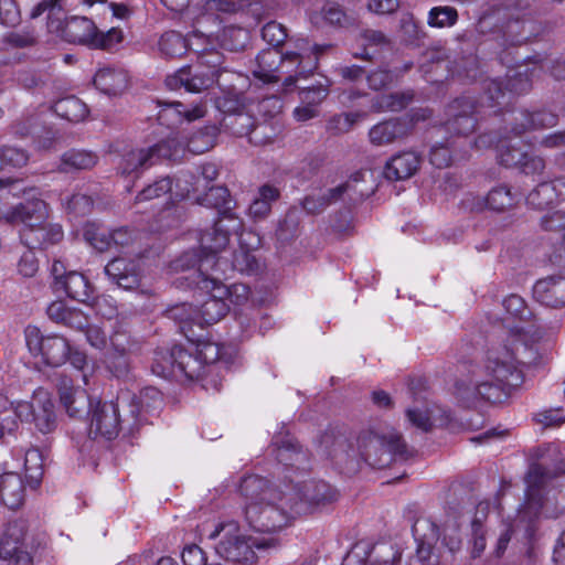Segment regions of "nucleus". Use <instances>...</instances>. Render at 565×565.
Listing matches in <instances>:
<instances>
[{"mask_svg":"<svg viewBox=\"0 0 565 565\" xmlns=\"http://www.w3.org/2000/svg\"><path fill=\"white\" fill-rule=\"evenodd\" d=\"M555 202H557V199L551 181L539 183L526 196V203L536 209H544Z\"/></svg>","mask_w":565,"mask_h":565,"instance_id":"obj_51","label":"nucleus"},{"mask_svg":"<svg viewBox=\"0 0 565 565\" xmlns=\"http://www.w3.org/2000/svg\"><path fill=\"white\" fill-rule=\"evenodd\" d=\"M413 99L411 93H393L382 95L374 99L372 108L375 111H399L404 109Z\"/></svg>","mask_w":565,"mask_h":565,"instance_id":"obj_48","label":"nucleus"},{"mask_svg":"<svg viewBox=\"0 0 565 565\" xmlns=\"http://www.w3.org/2000/svg\"><path fill=\"white\" fill-rule=\"evenodd\" d=\"M349 188L350 185L348 183H343L333 189L308 194L302 200L301 205L308 213L319 214L332 203L338 202L349 190Z\"/></svg>","mask_w":565,"mask_h":565,"instance_id":"obj_39","label":"nucleus"},{"mask_svg":"<svg viewBox=\"0 0 565 565\" xmlns=\"http://www.w3.org/2000/svg\"><path fill=\"white\" fill-rule=\"evenodd\" d=\"M457 147V141L448 138L446 142L435 143L431 147L429 161L436 168L443 169L448 167L452 161V152Z\"/></svg>","mask_w":565,"mask_h":565,"instance_id":"obj_53","label":"nucleus"},{"mask_svg":"<svg viewBox=\"0 0 565 565\" xmlns=\"http://www.w3.org/2000/svg\"><path fill=\"white\" fill-rule=\"evenodd\" d=\"M503 307L508 315L512 318H515L520 321V324L511 327L508 331H511L515 328H525L531 329V332L527 335V341L531 342V335L534 333V343H539V341L545 334L543 324L536 319L532 311L527 308L525 301L519 295H510L503 300Z\"/></svg>","mask_w":565,"mask_h":565,"instance_id":"obj_23","label":"nucleus"},{"mask_svg":"<svg viewBox=\"0 0 565 565\" xmlns=\"http://www.w3.org/2000/svg\"><path fill=\"white\" fill-rule=\"evenodd\" d=\"M422 158L414 151H403L393 156L384 167V177L387 180L398 181L411 178L416 173Z\"/></svg>","mask_w":565,"mask_h":565,"instance_id":"obj_33","label":"nucleus"},{"mask_svg":"<svg viewBox=\"0 0 565 565\" xmlns=\"http://www.w3.org/2000/svg\"><path fill=\"white\" fill-rule=\"evenodd\" d=\"M209 540L220 539L215 546L216 554L226 562L234 564H254L257 559L254 548L267 550L275 547V539H253L241 533L236 522L218 523L207 534Z\"/></svg>","mask_w":565,"mask_h":565,"instance_id":"obj_9","label":"nucleus"},{"mask_svg":"<svg viewBox=\"0 0 565 565\" xmlns=\"http://www.w3.org/2000/svg\"><path fill=\"white\" fill-rule=\"evenodd\" d=\"M199 136H194L189 141L177 140L175 137H169L146 149H136L127 152L118 167L122 175L139 173L157 163L160 159L177 160L181 157L185 149L192 153H202L210 149L209 140L203 145H198Z\"/></svg>","mask_w":565,"mask_h":565,"instance_id":"obj_8","label":"nucleus"},{"mask_svg":"<svg viewBox=\"0 0 565 565\" xmlns=\"http://www.w3.org/2000/svg\"><path fill=\"white\" fill-rule=\"evenodd\" d=\"M533 297L551 308L565 307V276H550L533 286Z\"/></svg>","mask_w":565,"mask_h":565,"instance_id":"obj_29","label":"nucleus"},{"mask_svg":"<svg viewBox=\"0 0 565 565\" xmlns=\"http://www.w3.org/2000/svg\"><path fill=\"white\" fill-rule=\"evenodd\" d=\"M412 532L417 541L428 545L437 542L440 537L439 526L428 518L417 519L412 526Z\"/></svg>","mask_w":565,"mask_h":565,"instance_id":"obj_50","label":"nucleus"},{"mask_svg":"<svg viewBox=\"0 0 565 565\" xmlns=\"http://www.w3.org/2000/svg\"><path fill=\"white\" fill-rule=\"evenodd\" d=\"M406 417H407L408 423L413 427H415L424 433H427L433 428L431 417H430L428 409H426V408H420V407L407 408Z\"/></svg>","mask_w":565,"mask_h":565,"instance_id":"obj_62","label":"nucleus"},{"mask_svg":"<svg viewBox=\"0 0 565 565\" xmlns=\"http://www.w3.org/2000/svg\"><path fill=\"white\" fill-rule=\"evenodd\" d=\"M475 111L476 102L469 96L457 98L448 106L447 113L450 118L445 122V130L450 134L449 138L467 142L469 134L476 128Z\"/></svg>","mask_w":565,"mask_h":565,"instance_id":"obj_18","label":"nucleus"},{"mask_svg":"<svg viewBox=\"0 0 565 565\" xmlns=\"http://www.w3.org/2000/svg\"><path fill=\"white\" fill-rule=\"evenodd\" d=\"M260 310L254 305H248L235 311V322L238 331L232 334L233 340L243 341L248 339L254 329L256 319L259 318Z\"/></svg>","mask_w":565,"mask_h":565,"instance_id":"obj_42","label":"nucleus"},{"mask_svg":"<svg viewBox=\"0 0 565 565\" xmlns=\"http://www.w3.org/2000/svg\"><path fill=\"white\" fill-rule=\"evenodd\" d=\"M386 38L381 31L365 30L360 34L358 39V43L363 50L361 53H354V56L370 60L372 54L369 52V49L382 46L386 44Z\"/></svg>","mask_w":565,"mask_h":565,"instance_id":"obj_54","label":"nucleus"},{"mask_svg":"<svg viewBox=\"0 0 565 565\" xmlns=\"http://www.w3.org/2000/svg\"><path fill=\"white\" fill-rule=\"evenodd\" d=\"M527 152L523 151L520 147L512 145L511 141H502L499 146V162L505 167L520 168Z\"/></svg>","mask_w":565,"mask_h":565,"instance_id":"obj_55","label":"nucleus"},{"mask_svg":"<svg viewBox=\"0 0 565 565\" xmlns=\"http://www.w3.org/2000/svg\"><path fill=\"white\" fill-rule=\"evenodd\" d=\"M329 95V84H318L311 87L303 88L299 92V97L302 104H307L316 109Z\"/></svg>","mask_w":565,"mask_h":565,"instance_id":"obj_59","label":"nucleus"},{"mask_svg":"<svg viewBox=\"0 0 565 565\" xmlns=\"http://www.w3.org/2000/svg\"><path fill=\"white\" fill-rule=\"evenodd\" d=\"M401 30L409 43L419 42L422 39L426 36L425 31L415 20L413 13L404 12L401 15L399 20Z\"/></svg>","mask_w":565,"mask_h":565,"instance_id":"obj_58","label":"nucleus"},{"mask_svg":"<svg viewBox=\"0 0 565 565\" xmlns=\"http://www.w3.org/2000/svg\"><path fill=\"white\" fill-rule=\"evenodd\" d=\"M238 236L239 248L233 254L232 263L222 259L218 250L203 249L205 255L200 259V271H212L214 276L226 278L228 271H239L242 274H254L259 269V264L253 252L260 246V237L253 231H245L243 227L235 233Z\"/></svg>","mask_w":565,"mask_h":565,"instance_id":"obj_10","label":"nucleus"},{"mask_svg":"<svg viewBox=\"0 0 565 565\" xmlns=\"http://www.w3.org/2000/svg\"><path fill=\"white\" fill-rule=\"evenodd\" d=\"M1 153V164H8L13 168H22L24 167L30 159V156L26 150L22 148H18L14 146H3L0 149Z\"/></svg>","mask_w":565,"mask_h":565,"instance_id":"obj_60","label":"nucleus"},{"mask_svg":"<svg viewBox=\"0 0 565 565\" xmlns=\"http://www.w3.org/2000/svg\"><path fill=\"white\" fill-rule=\"evenodd\" d=\"M191 51L196 54V66L206 73H214V78L217 79L224 70L222 68L224 56L216 49L215 42L210 36L194 31Z\"/></svg>","mask_w":565,"mask_h":565,"instance_id":"obj_22","label":"nucleus"},{"mask_svg":"<svg viewBox=\"0 0 565 565\" xmlns=\"http://www.w3.org/2000/svg\"><path fill=\"white\" fill-rule=\"evenodd\" d=\"M531 88V79L526 72L509 71L505 81L489 79L486 86V98L489 107L501 105L507 93L520 95Z\"/></svg>","mask_w":565,"mask_h":565,"instance_id":"obj_20","label":"nucleus"},{"mask_svg":"<svg viewBox=\"0 0 565 565\" xmlns=\"http://www.w3.org/2000/svg\"><path fill=\"white\" fill-rule=\"evenodd\" d=\"M246 135L250 143L263 146L273 142L276 132L270 125L264 122L254 126Z\"/></svg>","mask_w":565,"mask_h":565,"instance_id":"obj_64","label":"nucleus"},{"mask_svg":"<svg viewBox=\"0 0 565 565\" xmlns=\"http://www.w3.org/2000/svg\"><path fill=\"white\" fill-rule=\"evenodd\" d=\"M60 287L78 302L89 305L94 300V286L82 273L68 271Z\"/></svg>","mask_w":565,"mask_h":565,"instance_id":"obj_37","label":"nucleus"},{"mask_svg":"<svg viewBox=\"0 0 565 565\" xmlns=\"http://www.w3.org/2000/svg\"><path fill=\"white\" fill-rule=\"evenodd\" d=\"M24 338L30 353L41 356L46 365L57 367L67 361L70 343L65 338L57 334L44 337L35 326L25 328Z\"/></svg>","mask_w":565,"mask_h":565,"instance_id":"obj_12","label":"nucleus"},{"mask_svg":"<svg viewBox=\"0 0 565 565\" xmlns=\"http://www.w3.org/2000/svg\"><path fill=\"white\" fill-rule=\"evenodd\" d=\"M300 55L301 54L297 52L281 53L278 75L279 79L282 75H286L282 82L285 92L291 90L299 78L307 77L317 68L316 62L303 63L302 60H300Z\"/></svg>","mask_w":565,"mask_h":565,"instance_id":"obj_30","label":"nucleus"},{"mask_svg":"<svg viewBox=\"0 0 565 565\" xmlns=\"http://www.w3.org/2000/svg\"><path fill=\"white\" fill-rule=\"evenodd\" d=\"M135 404L138 406V419L141 422V413H152L159 411L162 407L163 398L162 394L156 387H145L140 391L139 396H135Z\"/></svg>","mask_w":565,"mask_h":565,"instance_id":"obj_46","label":"nucleus"},{"mask_svg":"<svg viewBox=\"0 0 565 565\" xmlns=\"http://www.w3.org/2000/svg\"><path fill=\"white\" fill-rule=\"evenodd\" d=\"M278 196L279 192L276 188L268 184L260 186L258 195L249 205V215L255 220L266 217L271 210V203L275 202Z\"/></svg>","mask_w":565,"mask_h":565,"instance_id":"obj_44","label":"nucleus"},{"mask_svg":"<svg viewBox=\"0 0 565 565\" xmlns=\"http://www.w3.org/2000/svg\"><path fill=\"white\" fill-rule=\"evenodd\" d=\"M0 501L11 510L22 505L24 501V484L20 475L6 472L0 476Z\"/></svg>","mask_w":565,"mask_h":565,"instance_id":"obj_36","label":"nucleus"},{"mask_svg":"<svg viewBox=\"0 0 565 565\" xmlns=\"http://www.w3.org/2000/svg\"><path fill=\"white\" fill-rule=\"evenodd\" d=\"M105 274L118 285V287L130 290L139 286L141 270L139 263L135 259L116 257L105 266Z\"/></svg>","mask_w":565,"mask_h":565,"instance_id":"obj_26","label":"nucleus"},{"mask_svg":"<svg viewBox=\"0 0 565 565\" xmlns=\"http://www.w3.org/2000/svg\"><path fill=\"white\" fill-rule=\"evenodd\" d=\"M54 113L68 121L78 122L87 117L88 109L81 99L70 96L55 103Z\"/></svg>","mask_w":565,"mask_h":565,"instance_id":"obj_43","label":"nucleus"},{"mask_svg":"<svg viewBox=\"0 0 565 565\" xmlns=\"http://www.w3.org/2000/svg\"><path fill=\"white\" fill-rule=\"evenodd\" d=\"M139 426L138 406L129 391L120 392L115 401H98L90 409L89 434L95 438L113 440L121 429L134 434Z\"/></svg>","mask_w":565,"mask_h":565,"instance_id":"obj_5","label":"nucleus"},{"mask_svg":"<svg viewBox=\"0 0 565 565\" xmlns=\"http://www.w3.org/2000/svg\"><path fill=\"white\" fill-rule=\"evenodd\" d=\"M409 450L402 435L391 428L381 431L364 430L356 437V459L377 469L388 467L394 460H405Z\"/></svg>","mask_w":565,"mask_h":565,"instance_id":"obj_7","label":"nucleus"},{"mask_svg":"<svg viewBox=\"0 0 565 565\" xmlns=\"http://www.w3.org/2000/svg\"><path fill=\"white\" fill-rule=\"evenodd\" d=\"M411 132V122L402 118L383 120L369 130V141L375 147H384L407 137Z\"/></svg>","mask_w":565,"mask_h":565,"instance_id":"obj_27","label":"nucleus"},{"mask_svg":"<svg viewBox=\"0 0 565 565\" xmlns=\"http://www.w3.org/2000/svg\"><path fill=\"white\" fill-rule=\"evenodd\" d=\"M0 558L9 565H32L24 521L15 520L7 524L0 540Z\"/></svg>","mask_w":565,"mask_h":565,"instance_id":"obj_17","label":"nucleus"},{"mask_svg":"<svg viewBox=\"0 0 565 565\" xmlns=\"http://www.w3.org/2000/svg\"><path fill=\"white\" fill-rule=\"evenodd\" d=\"M276 458L282 465L289 484L286 494L291 498V511L296 515L307 514L315 509L324 507L338 499V491L322 480H296L309 469L308 454L290 437L275 440Z\"/></svg>","mask_w":565,"mask_h":565,"instance_id":"obj_3","label":"nucleus"},{"mask_svg":"<svg viewBox=\"0 0 565 565\" xmlns=\"http://www.w3.org/2000/svg\"><path fill=\"white\" fill-rule=\"evenodd\" d=\"M515 125L512 128L514 135L520 136L530 130L547 129L557 125L558 116L552 111L540 110L530 113L520 110L512 114Z\"/></svg>","mask_w":565,"mask_h":565,"instance_id":"obj_32","label":"nucleus"},{"mask_svg":"<svg viewBox=\"0 0 565 565\" xmlns=\"http://www.w3.org/2000/svg\"><path fill=\"white\" fill-rule=\"evenodd\" d=\"M138 342L125 330H116L109 337V348L103 356L105 369L116 379H126L131 371V355L138 351Z\"/></svg>","mask_w":565,"mask_h":565,"instance_id":"obj_14","label":"nucleus"},{"mask_svg":"<svg viewBox=\"0 0 565 565\" xmlns=\"http://www.w3.org/2000/svg\"><path fill=\"white\" fill-rule=\"evenodd\" d=\"M523 194L513 191L507 184L493 186L486 198L469 194L463 200V205L470 211H481L484 206L495 212H504L515 207L522 200Z\"/></svg>","mask_w":565,"mask_h":565,"instance_id":"obj_19","label":"nucleus"},{"mask_svg":"<svg viewBox=\"0 0 565 565\" xmlns=\"http://www.w3.org/2000/svg\"><path fill=\"white\" fill-rule=\"evenodd\" d=\"M20 420L32 422L42 434L52 433L57 426V417L51 394L40 387L33 392L30 402L18 403Z\"/></svg>","mask_w":565,"mask_h":565,"instance_id":"obj_15","label":"nucleus"},{"mask_svg":"<svg viewBox=\"0 0 565 565\" xmlns=\"http://www.w3.org/2000/svg\"><path fill=\"white\" fill-rule=\"evenodd\" d=\"M97 89L108 96L121 94L128 86L127 72L121 68L104 67L94 77Z\"/></svg>","mask_w":565,"mask_h":565,"instance_id":"obj_35","label":"nucleus"},{"mask_svg":"<svg viewBox=\"0 0 565 565\" xmlns=\"http://www.w3.org/2000/svg\"><path fill=\"white\" fill-rule=\"evenodd\" d=\"M85 239L97 250L104 252L111 247L109 232L94 224L87 225L84 230Z\"/></svg>","mask_w":565,"mask_h":565,"instance_id":"obj_57","label":"nucleus"},{"mask_svg":"<svg viewBox=\"0 0 565 565\" xmlns=\"http://www.w3.org/2000/svg\"><path fill=\"white\" fill-rule=\"evenodd\" d=\"M245 499L244 516L248 526L257 532L271 533L284 529L296 513L291 498L259 476H247L239 484Z\"/></svg>","mask_w":565,"mask_h":565,"instance_id":"obj_4","label":"nucleus"},{"mask_svg":"<svg viewBox=\"0 0 565 565\" xmlns=\"http://www.w3.org/2000/svg\"><path fill=\"white\" fill-rule=\"evenodd\" d=\"M459 19L456 8L449 6L434 7L427 15V24L430 28L444 29L454 26Z\"/></svg>","mask_w":565,"mask_h":565,"instance_id":"obj_47","label":"nucleus"},{"mask_svg":"<svg viewBox=\"0 0 565 565\" xmlns=\"http://www.w3.org/2000/svg\"><path fill=\"white\" fill-rule=\"evenodd\" d=\"M172 190V181L170 178H162L160 180L154 181L152 184H149L142 191H140L136 199V203L150 201L153 199L161 198L170 193Z\"/></svg>","mask_w":565,"mask_h":565,"instance_id":"obj_56","label":"nucleus"},{"mask_svg":"<svg viewBox=\"0 0 565 565\" xmlns=\"http://www.w3.org/2000/svg\"><path fill=\"white\" fill-rule=\"evenodd\" d=\"M198 288L205 295L196 309L199 324H213L218 322L228 312L226 301L227 286L221 281L218 276L203 277L198 281Z\"/></svg>","mask_w":565,"mask_h":565,"instance_id":"obj_13","label":"nucleus"},{"mask_svg":"<svg viewBox=\"0 0 565 565\" xmlns=\"http://www.w3.org/2000/svg\"><path fill=\"white\" fill-rule=\"evenodd\" d=\"M262 36L267 43L277 49L284 44L288 34L282 24L277 23L276 21H270L263 26Z\"/></svg>","mask_w":565,"mask_h":565,"instance_id":"obj_61","label":"nucleus"},{"mask_svg":"<svg viewBox=\"0 0 565 565\" xmlns=\"http://www.w3.org/2000/svg\"><path fill=\"white\" fill-rule=\"evenodd\" d=\"M98 162V156L89 150L71 149L61 157L58 166L60 172H72L78 170H88Z\"/></svg>","mask_w":565,"mask_h":565,"instance_id":"obj_40","label":"nucleus"},{"mask_svg":"<svg viewBox=\"0 0 565 565\" xmlns=\"http://www.w3.org/2000/svg\"><path fill=\"white\" fill-rule=\"evenodd\" d=\"M167 316L169 319H172L181 324L191 321L199 323L196 309L194 310L192 305L185 302L169 308L167 310Z\"/></svg>","mask_w":565,"mask_h":565,"instance_id":"obj_63","label":"nucleus"},{"mask_svg":"<svg viewBox=\"0 0 565 565\" xmlns=\"http://www.w3.org/2000/svg\"><path fill=\"white\" fill-rule=\"evenodd\" d=\"M217 79L214 73H206L204 70L195 66H184L174 74L167 76L164 83L171 90L184 88L189 93H200L210 88Z\"/></svg>","mask_w":565,"mask_h":565,"instance_id":"obj_21","label":"nucleus"},{"mask_svg":"<svg viewBox=\"0 0 565 565\" xmlns=\"http://www.w3.org/2000/svg\"><path fill=\"white\" fill-rule=\"evenodd\" d=\"M365 111H350L333 116L328 122V129L333 134H345L350 131L355 124L366 118Z\"/></svg>","mask_w":565,"mask_h":565,"instance_id":"obj_52","label":"nucleus"},{"mask_svg":"<svg viewBox=\"0 0 565 565\" xmlns=\"http://www.w3.org/2000/svg\"><path fill=\"white\" fill-rule=\"evenodd\" d=\"M21 241L30 249L42 248L49 244L58 243L63 238V231L58 224H50L45 221L33 228H22Z\"/></svg>","mask_w":565,"mask_h":565,"instance_id":"obj_34","label":"nucleus"},{"mask_svg":"<svg viewBox=\"0 0 565 565\" xmlns=\"http://www.w3.org/2000/svg\"><path fill=\"white\" fill-rule=\"evenodd\" d=\"M44 467L43 454L38 448H30L24 455L25 477L32 488H36L42 479Z\"/></svg>","mask_w":565,"mask_h":565,"instance_id":"obj_45","label":"nucleus"},{"mask_svg":"<svg viewBox=\"0 0 565 565\" xmlns=\"http://www.w3.org/2000/svg\"><path fill=\"white\" fill-rule=\"evenodd\" d=\"M196 201L201 205L216 209L220 213V217L214 225L201 235L203 249L215 252L226 247L232 233H238L243 226V221L232 212L233 200L227 188L222 185L211 186Z\"/></svg>","mask_w":565,"mask_h":565,"instance_id":"obj_6","label":"nucleus"},{"mask_svg":"<svg viewBox=\"0 0 565 565\" xmlns=\"http://www.w3.org/2000/svg\"><path fill=\"white\" fill-rule=\"evenodd\" d=\"M489 510V502H480L477 505L475 519L471 522L473 537V556H479L486 548V534L482 526V519Z\"/></svg>","mask_w":565,"mask_h":565,"instance_id":"obj_49","label":"nucleus"},{"mask_svg":"<svg viewBox=\"0 0 565 565\" xmlns=\"http://www.w3.org/2000/svg\"><path fill=\"white\" fill-rule=\"evenodd\" d=\"M193 34L184 38L181 33L169 31L161 35L158 42V49L162 56L167 58L181 57L192 46Z\"/></svg>","mask_w":565,"mask_h":565,"instance_id":"obj_41","label":"nucleus"},{"mask_svg":"<svg viewBox=\"0 0 565 565\" xmlns=\"http://www.w3.org/2000/svg\"><path fill=\"white\" fill-rule=\"evenodd\" d=\"M205 113V107L202 104L189 107L180 102L162 103L157 120L159 125L174 129L184 121L191 122L203 118Z\"/></svg>","mask_w":565,"mask_h":565,"instance_id":"obj_24","label":"nucleus"},{"mask_svg":"<svg viewBox=\"0 0 565 565\" xmlns=\"http://www.w3.org/2000/svg\"><path fill=\"white\" fill-rule=\"evenodd\" d=\"M565 473V459H561L553 469L542 463H533L530 466L525 476L526 491L525 503L522 513L530 516H537L544 509L545 503L550 500L551 490L545 498L543 491L548 483L558 475Z\"/></svg>","mask_w":565,"mask_h":565,"instance_id":"obj_11","label":"nucleus"},{"mask_svg":"<svg viewBox=\"0 0 565 565\" xmlns=\"http://www.w3.org/2000/svg\"><path fill=\"white\" fill-rule=\"evenodd\" d=\"M531 329L515 328L507 331L501 341L492 343L482 360L470 362L456 381L455 395L470 407L480 401L499 402L508 391L523 382L521 365L533 364L540 358Z\"/></svg>","mask_w":565,"mask_h":565,"instance_id":"obj_1","label":"nucleus"},{"mask_svg":"<svg viewBox=\"0 0 565 565\" xmlns=\"http://www.w3.org/2000/svg\"><path fill=\"white\" fill-rule=\"evenodd\" d=\"M322 451L338 463H347L356 459V445L341 431L328 430L320 439Z\"/></svg>","mask_w":565,"mask_h":565,"instance_id":"obj_28","label":"nucleus"},{"mask_svg":"<svg viewBox=\"0 0 565 565\" xmlns=\"http://www.w3.org/2000/svg\"><path fill=\"white\" fill-rule=\"evenodd\" d=\"M47 216V205L43 200L33 199L20 203L8 213L6 220L9 222H20L23 228H33L43 223Z\"/></svg>","mask_w":565,"mask_h":565,"instance_id":"obj_31","label":"nucleus"},{"mask_svg":"<svg viewBox=\"0 0 565 565\" xmlns=\"http://www.w3.org/2000/svg\"><path fill=\"white\" fill-rule=\"evenodd\" d=\"M223 359V347L215 342L203 341L190 348L173 345L154 352L151 370L164 379L202 380L204 390L220 391L221 380L213 374L220 371Z\"/></svg>","mask_w":565,"mask_h":565,"instance_id":"obj_2","label":"nucleus"},{"mask_svg":"<svg viewBox=\"0 0 565 565\" xmlns=\"http://www.w3.org/2000/svg\"><path fill=\"white\" fill-rule=\"evenodd\" d=\"M60 401L70 417H82L88 407H93L86 391L75 388L73 381L61 375L56 384Z\"/></svg>","mask_w":565,"mask_h":565,"instance_id":"obj_25","label":"nucleus"},{"mask_svg":"<svg viewBox=\"0 0 565 565\" xmlns=\"http://www.w3.org/2000/svg\"><path fill=\"white\" fill-rule=\"evenodd\" d=\"M64 33L67 41L93 49H110L120 41L117 31L98 32L95 23L85 17H72L67 20Z\"/></svg>","mask_w":565,"mask_h":565,"instance_id":"obj_16","label":"nucleus"},{"mask_svg":"<svg viewBox=\"0 0 565 565\" xmlns=\"http://www.w3.org/2000/svg\"><path fill=\"white\" fill-rule=\"evenodd\" d=\"M279 63H281V52L278 49L264 50L256 56L253 74L264 83H276L279 81Z\"/></svg>","mask_w":565,"mask_h":565,"instance_id":"obj_38","label":"nucleus"}]
</instances>
